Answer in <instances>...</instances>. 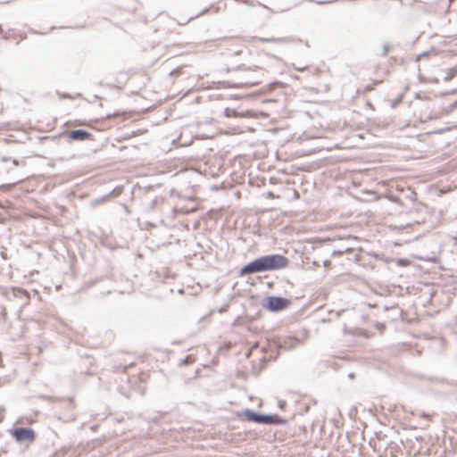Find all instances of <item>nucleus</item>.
<instances>
[{
	"label": "nucleus",
	"instance_id": "4468645a",
	"mask_svg": "<svg viewBox=\"0 0 457 457\" xmlns=\"http://www.w3.org/2000/svg\"><path fill=\"white\" fill-rule=\"evenodd\" d=\"M229 305L228 303L223 304L218 310L219 313H224L228 310Z\"/></svg>",
	"mask_w": 457,
	"mask_h": 457
},
{
	"label": "nucleus",
	"instance_id": "f257e3e1",
	"mask_svg": "<svg viewBox=\"0 0 457 457\" xmlns=\"http://www.w3.org/2000/svg\"><path fill=\"white\" fill-rule=\"evenodd\" d=\"M288 263L289 260L279 253L262 255L241 267L239 276L278 270L286 268Z\"/></svg>",
	"mask_w": 457,
	"mask_h": 457
},
{
	"label": "nucleus",
	"instance_id": "a211bd4d",
	"mask_svg": "<svg viewBox=\"0 0 457 457\" xmlns=\"http://www.w3.org/2000/svg\"><path fill=\"white\" fill-rule=\"evenodd\" d=\"M239 325H240V317L238 316V317H237V318L233 320V322H232V326H233V327H237V326H239Z\"/></svg>",
	"mask_w": 457,
	"mask_h": 457
},
{
	"label": "nucleus",
	"instance_id": "cd10ccee",
	"mask_svg": "<svg viewBox=\"0 0 457 457\" xmlns=\"http://www.w3.org/2000/svg\"><path fill=\"white\" fill-rule=\"evenodd\" d=\"M397 203H398L401 206L403 205V202L398 201Z\"/></svg>",
	"mask_w": 457,
	"mask_h": 457
},
{
	"label": "nucleus",
	"instance_id": "b1692460",
	"mask_svg": "<svg viewBox=\"0 0 457 457\" xmlns=\"http://www.w3.org/2000/svg\"><path fill=\"white\" fill-rule=\"evenodd\" d=\"M19 292L23 294V295H27V292L25 290H23V289H20Z\"/></svg>",
	"mask_w": 457,
	"mask_h": 457
},
{
	"label": "nucleus",
	"instance_id": "2eb2a0df",
	"mask_svg": "<svg viewBox=\"0 0 457 457\" xmlns=\"http://www.w3.org/2000/svg\"><path fill=\"white\" fill-rule=\"evenodd\" d=\"M420 417L422 419H425L426 420L429 421L431 419V415L427 412H420Z\"/></svg>",
	"mask_w": 457,
	"mask_h": 457
},
{
	"label": "nucleus",
	"instance_id": "4be33fe9",
	"mask_svg": "<svg viewBox=\"0 0 457 457\" xmlns=\"http://www.w3.org/2000/svg\"><path fill=\"white\" fill-rule=\"evenodd\" d=\"M180 72H181V71H180V70H179V69H178V70H175V71H171V72H170V75L179 74Z\"/></svg>",
	"mask_w": 457,
	"mask_h": 457
},
{
	"label": "nucleus",
	"instance_id": "a878e982",
	"mask_svg": "<svg viewBox=\"0 0 457 457\" xmlns=\"http://www.w3.org/2000/svg\"><path fill=\"white\" fill-rule=\"evenodd\" d=\"M428 428V423H426L425 425L422 426V428Z\"/></svg>",
	"mask_w": 457,
	"mask_h": 457
},
{
	"label": "nucleus",
	"instance_id": "0eeeda50",
	"mask_svg": "<svg viewBox=\"0 0 457 457\" xmlns=\"http://www.w3.org/2000/svg\"><path fill=\"white\" fill-rule=\"evenodd\" d=\"M411 204H413L414 206L409 209L408 212L410 214L422 211L425 208L423 202H411Z\"/></svg>",
	"mask_w": 457,
	"mask_h": 457
},
{
	"label": "nucleus",
	"instance_id": "aec40b11",
	"mask_svg": "<svg viewBox=\"0 0 457 457\" xmlns=\"http://www.w3.org/2000/svg\"><path fill=\"white\" fill-rule=\"evenodd\" d=\"M67 400L70 403V407L73 408L74 407V400H73V398L72 397H68Z\"/></svg>",
	"mask_w": 457,
	"mask_h": 457
},
{
	"label": "nucleus",
	"instance_id": "5701e85b",
	"mask_svg": "<svg viewBox=\"0 0 457 457\" xmlns=\"http://www.w3.org/2000/svg\"><path fill=\"white\" fill-rule=\"evenodd\" d=\"M122 208L124 209L126 213L129 212V207L126 204H122Z\"/></svg>",
	"mask_w": 457,
	"mask_h": 457
},
{
	"label": "nucleus",
	"instance_id": "20e7f679",
	"mask_svg": "<svg viewBox=\"0 0 457 457\" xmlns=\"http://www.w3.org/2000/svg\"><path fill=\"white\" fill-rule=\"evenodd\" d=\"M11 434L18 443H22L24 441L32 442L36 437L35 431L27 427L15 428L11 430Z\"/></svg>",
	"mask_w": 457,
	"mask_h": 457
},
{
	"label": "nucleus",
	"instance_id": "6ab92c4d",
	"mask_svg": "<svg viewBox=\"0 0 457 457\" xmlns=\"http://www.w3.org/2000/svg\"><path fill=\"white\" fill-rule=\"evenodd\" d=\"M11 203H12V202H8V201H5V202H0V207H2V208H7V207H9V206H10V204H11Z\"/></svg>",
	"mask_w": 457,
	"mask_h": 457
},
{
	"label": "nucleus",
	"instance_id": "423d86ee",
	"mask_svg": "<svg viewBox=\"0 0 457 457\" xmlns=\"http://www.w3.org/2000/svg\"><path fill=\"white\" fill-rule=\"evenodd\" d=\"M133 112H114L112 114H108L106 116V120H110L112 118H121V120H127L133 116Z\"/></svg>",
	"mask_w": 457,
	"mask_h": 457
},
{
	"label": "nucleus",
	"instance_id": "ddd939ff",
	"mask_svg": "<svg viewBox=\"0 0 457 457\" xmlns=\"http://www.w3.org/2000/svg\"><path fill=\"white\" fill-rule=\"evenodd\" d=\"M261 41H262V42H271V43H281V42H284L285 39H283V38H268V39L262 38Z\"/></svg>",
	"mask_w": 457,
	"mask_h": 457
},
{
	"label": "nucleus",
	"instance_id": "9d476101",
	"mask_svg": "<svg viewBox=\"0 0 457 457\" xmlns=\"http://www.w3.org/2000/svg\"><path fill=\"white\" fill-rule=\"evenodd\" d=\"M133 365V363H129L128 365H116L113 367L114 369V371L116 372H125L129 367H131Z\"/></svg>",
	"mask_w": 457,
	"mask_h": 457
},
{
	"label": "nucleus",
	"instance_id": "412c9836",
	"mask_svg": "<svg viewBox=\"0 0 457 457\" xmlns=\"http://www.w3.org/2000/svg\"><path fill=\"white\" fill-rule=\"evenodd\" d=\"M348 378H349V379H351V380H352V379H353V378H355V374H354L353 372H350V373L348 374Z\"/></svg>",
	"mask_w": 457,
	"mask_h": 457
},
{
	"label": "nucleus",
	"instance_id": "1a4fd4ad",
	"mask_svg": "<svg viewBox=\"0 0 457 457\" xmlns=\"http://www.w3.org/2000/svg\"><path fill=\"white\" fill-rule=\"evenodd\" d=\"M196 209V207H192L190 209H185V208H173V212H175L176 215L179 214V213H182V214H188L192 212H194L195 210Z\"/></svg>",
	"mask_w": 457,
	"mask_h": 457
},
{
	"label": "nucleus",
	"instance_id": "f3484780",
	"mask_svg": "<svg viewBox=\"0 0 457 457\" xmlns=\"http://www.w3.org/2000/svg\"><path fill=\"white\" fill-rule=\"evenodd\" d=\"M407 262H408V261L405 259H398L397 260V264L399 266H404V265H406Z\"/></svg>",
	"mask_w": 457,
	"mask_h": 457
},
{
	"label": "nucleus",
	"instance_id": "dca6fc26",
	"mask_svg": "<svg viewBox=\"0 0 457 457\" xmlns=\"http://www.w3.org/2000/svg\"><path fill=\"white\" fill-rule=\"evenodd\" d=\"M278 406L279 409H285V407L287 406V403L286 401L284 400H279L278 403Z\"/></svg>",
	"mask_w": 457,
	"mask_h": 457
},
{
	"label": "nucleus",
	"instance_id": "393cba45",
	"mask_svg": "<svg viewBox=\"0 0 457 457\" xmlns=\"http://www.w3.org/2000/svg\"><path fill=\"white\" fill-rule=\"evenodd\" d=\"M100 202H96V201H94L92 202V206H96L97 204H99Z\"/></svg>",
	"mask_w": 457,
	"mask_h": 457
},
{
	"label": "nucleus",
	"instance_id": "bb28decb",
	"mask_svg": "<svg viewBox=\"0 0 457 457\" xmlns=\"http://www.w3.org/2000/svg\"><path fill=\"white\" fill-rule=\"evenodd\" d=\"M2 315H5V309L4 308L2 311Z\"/></svg>",
	"mask_w": 457,
	"mask_h": 457
},
{
	"label": "nucleus",
	"instance_id": "f8f14e48",
	"mask_svg": "<svg viewBox=\"0 0 457 457\" xmlns=\"http://www.w3.org/2000/svg\"><path fill=\"white\" fill-rule=\"evenodd\" d=\"M300 343V340H298L296 337H289L288 338V348H294L297 344Z\"/></svg>",
	"mask_w": 457,
	"mask_h": 457
},
{
	"label": "nucleus",
	"instance_id": "f03ea898",
	"mask_svg": "<svg viewBox=\"0 0 457 457\" xmlns=\"http://www.w3.org/2000/svg\"><path fill=\"white\" fill-rule=\"evenodd\" d=\"M245 420L260 425L287 426L288 421L278 414H266L254 410L245 409L242 411Z\"/></svg>",
	"mask_w": 457,
	"mask_h": 457
},
{
	"label": "nucleus",
	"instance_id": "39448f33",
	"mask_svg": "<svg viewBox=\"0 0 457 457\" xmlns=\"http://www.w3.org/2000/svg\"><path fill=\"white\" fill-rule=\"evenodd\" d=\"M69 138L71 140H93V135L86 130L78 129L69 133Z\"/></svg>",
	"mask_w": 457,
	"mask_h": 457
},
{
	"label": "nucleus",
	"instance_id": "7ed1b4c3",
	"mask_svg": "<svg viewBox=\"0 0 457 457\" xmlns=\"http://www.w3.org/2000/svg\"><path fill=\"white\" fill-rule=\"evenodd\" d=\"M290 303V299L277 295L266 296L262 300V307L271 312H278L286 310Z\"/></svg>",
	"mask_w": 457,
	"mask_h": 457
},
{
	"label": "nucleus",
	"instance_id": "6e6552de",
	"mask_svg": "<svg viewBox=\"0 0 457 457\" xmlns=\"http://www.w3.org/2000/svg\"><path fill=\"white\" fill-rule=\"evenodd\" d=\"M457 75V66L450 68L445 72V80H451Z\"/></svg>",
	"mask_w": 457,
	"mask_h": 457
},
{
	"label": "nucleus",
	"instance_id": "9b49d317",
	"mask_svg": "<svg viewBox=\"0 0 457 457\" xmlns=\"http://www.w3.org/2000/svg\"><path fill=\"white\" fill-rule=\"evenodd\" d=\"M237 1L245 4L247 5H250V6H256V5L261 4L259 0H237Z\"/></svg>",
	"mask_w": 457,
	"mask_h": 457
}]
</instances>
